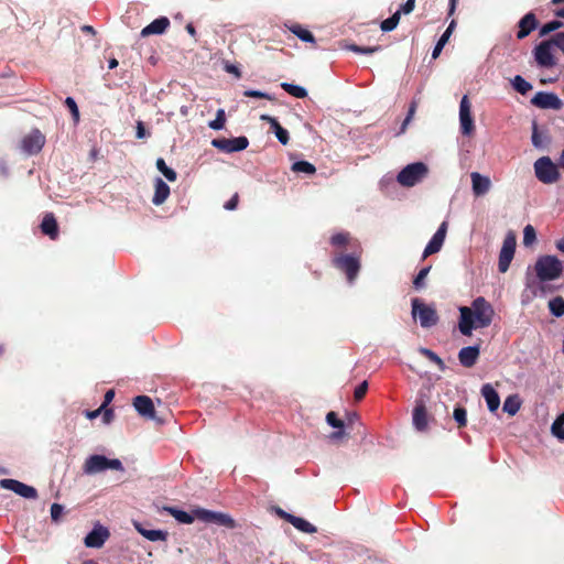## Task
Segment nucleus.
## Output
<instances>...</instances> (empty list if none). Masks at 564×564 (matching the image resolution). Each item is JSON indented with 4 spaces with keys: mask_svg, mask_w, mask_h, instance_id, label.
Listing matches in <instances>:
<instances>
[{
    "mask_svg": "<svg viewBox=\"0 0 564 564\" xmlns=\"http://www.w3.org/2000/svg\"><path fill=\"white\" fill-rule=\"evenodd\" d=\"M349 51H352L357 54H372V53H376V52H379L381 51V46L380 45H376V46H360V45H357V44H351L349 46H347Z\"/></svg>",
    "mask_w": 564,
    "mask_h": 564,
    "instance_id": "c03bdc74",
    "label": "nucleus"
},
{
    "mask_svg": "<svg viewBox=\"0 0 564 564\" xmlns=\"http://www.w3.org/2000/svg\"><path fill=\"white\" fill-rule=\"evenodd\" d=\"M564 26V22L560 21V20H553V21H550L547 23H545L541 29H540V32H539V35L542 37V36H545L547 34H550L551 32H554L561 28Z\"/></svg>",
    "mask_w": 564,
    "mask_h": 564,
    "instance_id": "a19ab883",
    "label": "nucleus"
},
{
    "mask_svg": "<svg viewBox=\"0 0 564 564\" xmlns=\"http://www.w3.org/2000/svg\"><path fill=\"white\" fill-rule=\"evenodd\" d=\"M470 178L475 196H482L490 189L491 182L488 176H484L478 172H473L470 174Z\"/></svg>",
    "mask_w": 564,
    "mask_h": 564,
    "instance_id": "4be33fe9",
    "label": "nucleus"
},
{
    "mask_svg": "<svg viewBox=\"0 0 564 564\" xmlns=\"http://www.w3.org/2000/svg\"><path fill=\"white\" fill-rule=\"evenodd\" d=\"M539 25V21L533 12H528L518 22L519 31L517 32V39H525L532 31Z\"/></svg>",
    "mask_w": 564,
    "mask_h": 564,
    "instance_id": "a211bd4d",
    "label": "nucleus"
},
{
    "mask_svg": "<svg viewBox=\"0 0 564 564\" xmlns=\"http://www.w3.org/2000/svg\"><path fill=\"white\" fill-rule=\"evenodd\" d=\"M281 88L295 98H305L307 96L306 89L302 86L290 83H282Z\"/></svg>",
    "mask_w": 564,
    "mask_h": 564,
    "instance_id": "2f4dec72",
    "label": "nucleus"
},
{
    "mask_svg": "<svg viewBox=\"0 0 564 564\" xmlns=\"http://www.w3.org/2000/svg\"><path fill=\"white\" fill-rule=\"evenodd\" d=\"M512 86L521 95H525L532 89V85L520 75L513 78Z\"/></svg>",
    "mask_w": 564,
    "mask_h": 564,
    "instance_id": "c9c22d12",
    "label": "nucleus"
},
{
    "mask_svg": "<svg viewBox=\"0 0 564 564\" xmlns=\"http://www.w3.org/2000/svg\"><path fill=\"white\" fill-rule=\"evenodd\" d=\"M431 270V265L429 267H425V268H422L419 273L416 274V276L414 278L413 280V286L416 289V290H420L422 288L425 286V278L427 276L429 272Z\"/></svg>",
    "mask_w": 564,
    "mask_h": 564,
    "instance_id": "49530a36",
    "label": "nucleus"
},
{
    "mask_svg": "<svg viewBox=\"0 0 564 564\" xmlns=\"http://www.w3.org/2000/svg\"><path fill=\"white\" fill-rule=\"evenodd\" d=\"M329 242L337 251H340L341 249H348L352 252L361 249L358 240L354 239L347 231L333 235L329 239Z\"/></svg>",
    "mask_w": 564,
    "mask_h": 564,
    "instance_id": "f3484780",
    "label": "nucleus"
},
{
    "mask_svg": "<svg viewBox=\"0 0 564 564\" xmlns=\"http://www.w3.org/2000/svg\"><path fill=\"white\" fill-rule=\"evenodd\" d=\"M532 143H533V145L535 148H541L542 147L541 137L539 134L538 124L535 122L533 123Z\"/></svg>",
    "mask_w": 564,
    "mask_h": 564,
    "instance_id": "052dcab7",
    "label": "nucleus"
},
{
    "mask_svg": "<svg viewBox=\"0 0 564 564\" xmlns=\"http://www.w3.org/2000/svg\"><path fill=\"white\" fill-rule=\"evenodd\" d=\"M164 510L169 512L173 518H175V520L184 524L193 523L196 518L194 512L193 514H189L188 512L180 510L175 507H165Z\"/></svg>",
    "mask_w": 564,
    "mask_h": 564,
    "instance_id": "c85d7f7f",
    "label": "nucleus"
},
{
    "mask_svg": "<svg viewBox=\"0 0 564 564\" xmlns=\"http://www.w3.org/2000/svg\"><path fill=\"white\" fill-rule=\"evenodd\" d=\"M149 135V132H147L144 124L142 121L137 122V138L143 139Z\"/></svg>",
    "mask_w": 564,
    "mask_h": 564,
    "instance_id": "0e129e2a",
    "label": "nucleus"
},
{
    "mask_svg": "<svg viewBox=\"0 0 564 564\" xmlns=\"http://www.w3.org/2000/svg\"><path fill=\"white\" fill-rule=\"evenodd\" d=\"M447 227H448L447 221H443L440 225L438 229L433 235L432 239L429 241V243L426 245V247L423 251V254H422L423 260L426 259L427 257L438 252L442 249L445 238H446Z\"/></svg>",
    "mask_w": 564,
    "mask_h": 564,
    "instance_id": "4468645a",
    "label": "nucleus"
},
{
    "mask_svg": "<svg viewBox=\"0 0 564 564\" xmlns=\"http://www.w3.org/2000/svg\"><path fill=\"white\" fill-rule=\"evenodd\" d=\"M458 328L465 336H470L475 328H486L494 319L495 310L482 296L476 297L470 306L459 307Z\"/></svg>",
    "mask_w": 564,
    "mask_h": 564,
    "instance_id": "f257e3e1",
    "label": "nucleus"
},
{
    "mask_svg": "<svg viewBox=\"0 0 564 564\" xmlns=\"http://www.w3.org/2000/svg\"><path fill=\"white\" fill-rule=\"evenodd\" d=\"M290 31L303 42L315 43V37L311 31L303 28L301 24H293Z\"/></svg>",
    "mask_w": 564,
    "mask_h": 564,
    "instance_id": "c756f323",
    "label": "nucleus"
},
{
    "mask_svg": "<svg viewBox=\"0 0 564 564\" xmlns=\"http://www.w3.org/2000/svg\"><path fill=\"white\" fill-rule=\"evenodd\" d=\"M558 167L550 156H542L534 162L535 176L543 184H553L560 180Z\"/></svg>",
    "mask_w": 564,
    "mask_h": 564,
    "instance_id": "20e7f679",
    "label": "nucleus"
},
{
    "mask_svg": "<svg viewBox=\"0 0 564 564\" xmlns=\"http://www.w3.org/2000/svg\"><path fill=\"white\" fill-rule=\"evenodd\" d=\"M275 133V137L278 138V140L283 144H288L289 141H290V135H289V132L286 129H284L283 127L278 129V131L274 132Z\"/></svg>",
    "mask_w": 564,
    "mask_h": 564,
    "instance_id": "13d9d810",
    "label": "nucleus"
},
{
    "mask_svg": "<svg viewBox=\"0 0 564 564\" xmlns=\"http://www.w3.org/2000/svg\"><path fill=\"white\" fill-rule=\"evenodd\" d=\"M64 512V507L59 503H53L51 506V518L54 522H58Z\"/></svg>",
    "mask_w": 564,
    "mask_h": 564,
    "instance_id": "603ef678",
    "label": "nucleus"
},
{
    "mask_svg": "<svg viewBox=\"0 0 564 564\" xmlns=\"http://www.w3.org/2000/svg\"><path fill=\"white\" fill-rule=\"evenodd\" d=\"M416 108H417V102L415 100H413L411 104H410V107H409V110H408V115L402 123V130L405 129V127L409 124V122L412 120L415 111H416Z\"/></svg>",
    "mask_w": 564,
    "mask_h": 564,
    "instance_id": "5fc2aeb1",
    "label": "nucleus"
},
{
    "mask_svg": "<svg viewBox=\"0 0 564 564\" xmlns=\"http://www.w3.org/2000/svg\"><path fill=\"white\" fill-rule=\"evenodd\" d=\"M479 347L478 346H467L459 350L458 360L462 366L466 368H471L476 365L479 358Z\"/></svg>",
    "mask_w": 564,
    "mask_h": 564,
    "instance_id": "aec40b11",
    "label": "nucleus"
},
{
    "mask_svg": "<svg viewBox=\"0 0 564 564\" xmlns=\"http://www.w3.org/2000/svg\"><path fill=\"white\" fill-rule=\"evenodd\" d=\"M536 240V231L532 225H527L523 229V245L531 246Z\"/></svg>",
    "mask_w": 564,
    "mask_h": 564,
    "instance_id": "37998d69",
    "label": "nucleus"
},
{
    "mask_svg": "<svg viewBox=\"0 0 564 564\" xmlns=\"http://www.w3.org/2000/svg\"><path fill=\"white\" fill-rule=\"evenodd\" d=\"M134 528L143 538L152 542L166 541L169 536L167 531L144 529L139 522H134Z\"/></svg>",
    "mask_w": 564,
    "mask_h": 564,
    "instance_id": "a878e982",
    "label": "nucleus"
},
{
    "mask_svg": "<svg viewBox=\"0 0 564 564\" xmlns=\"http://www.w3.org/2000/svg\"><path fill=\"white\" fill-rule=\"evenodd\" d=\"M225 70L229 74H234L236 77H241V72L240 69L236 66V65H232V64H226L225 65Z\"/></svg>",
    "mask_w": 564,
    "mask_h": 564,
    "instance_id": "338daca9",
    "label": "nucleus"
},
{
    "mask_svg": "<svg viewBox=\"0 0 564 564\" xmlns=\"http://www.w3.org/2000/svg\"><path fill=\"white\" fill-rule=\"evenodd\" d=\"M420 354L426 357L430 361L434 362L441 371H444L446 366L441 357H438L434 351L429 348L421 347L419 349Z\"/></svg>",
    "mask_w": 564,
    "mask_h": 564,
    "instance_id": "72a5a7b5",
    "label": "nucleus"
},
{
    "mask_svg": "<svg viewBox=\"0 0 564 564\" xmlns=\"http://www.w3.org/2000/svg\"><path fill=\"white\" fill-rule=\"evenodd\" d=\"M412 314L419 316L420 324L424 328H430L438 323V315L434 307L426 305L419 299L412 300Z\"/></svg>",
    "mask_w": 564,
    "mask_h": 564,
    "instance_id": "0eeeda50",
    "label": "nucleus"
},
{
    "mask_svg": "<svg viewBox=\"0 0 564 564\" xmlns=\"http://www.w3.org/2000/svg\"><path fill=\"white\" fill-rule=\"evenodd\" d=\"M41 230L51 239H56L58 236V225L53 214H46L41 223Z\"/></svg>",
    "mask_w": 564,
    "mask_h": 564,
    "instance_id": "bb28decb",
    "label": "nucleus"
},
{
    "mask_svg": "<svg viewBox=\"0 0 564 564\" xmlns=\"http://www.w3.org/2000/svg\"><path fill=\"white\" fill-rule=\"evenodd\" d=\"M361 249L344 254L341 251H335L332 264L346 274L349 282H354L360 270Z\"/></svg>",
    "mask_w": 564,
    "mask_h": 564,
    "instance_id": "f03ea898",
    "label": "nucleus"
},
{
    "mask_svg": "<svg viewBox=\"0 0 564 564\" xmlns=\"http://www.w3.org/2000/svg\"><path fill=\"white\" fill-rule=\"evenodd\" d=\"M368 391V382L364 381L361 382L354 392V398L356 401H360L365 398L366 393Z\"/></svg>",
    "mask_w": 564,
    "mask_h": 564,
    "instance_id": "3c124183",
    "label": "nucleus"
},
{
    "mask_svg": "<svg viewBox=\"0 0 564 564\" xmlns=\"http://www.w3.org/2000/svg\"><path fill=\"white\" fill-rule=\"evenodd\" d=\"M459 122L464 135H470L474 132L475 126L471 117V105L466 95L462 98L459 105Z\"/></svg>",
    "mask_w": 564,
    "mask_h": 564,
    "instance_id": "ddd939ff",
    "label": "nucleus"
},
{
    "mask_svg": "<svg viewBox=\"0 0 564 564\" xmlns=\"http://www.w3.org/2000/svg\"><path fill=\"white\" fill-rule=\"evenodd\" d=\"M243 95L246 97H251V98H264V99H269V100L273 99V97L267 93H262L259 90H252V89L246 90L243 93Z\"/></svg>",
    "mask_w": 564,
    "mask_h": 564,
    "instance_id": "4d7b16f0",
    "label": "nucleus"
},
{
    "mask_svg": "<svg viewBox=\"0 0 564 564\" xmlns=\"http://www.w3.org/2000/svg\"><path fill=\"white\" fill-rule=\"evenodd\" d=\"M454 420L457 422L459 429L467 425V411L465 408L457 405L453 413Z\"/></svg>",
    "mask_w": 564,
    "mask_h": 564,
    "instance_id": "79ce46f5",
    "label": "nucleus"
},
{
    "mask_svg": "<svg viewBox=\"0 0 564 564\" xmlns=\"http://www.w3.org/2000/svg\"><path fill=\"white\" fill-rule=\"evenodd\" d=\"M65 105L67 106V108L72 112L74 119L77 121L79 119V110H78L77 104L74 100V98L67 97L65 99Z\"/></svg>",
    "mask_w": 564,
    "mask_h": 564,
    "instance_id": "864d4df0",
    "label": "nucleus"
},
{
    "mask_svg": "<svg viewBox=\"0 0 564 564\" xmlns=\"http://www.w3.org/2000/svg\"><path fill=\"white\" fill-rule=\"evenodd\" d=\"M239 202V195L236 193L225 205L224 207L227 210H235L237 208Z\"/></svg>",
    "mask_w": 564,
    "mask_h": 564,
    "instance_id": "680f3d73",
    "label": "nucleus"
},
{
    "mask_svg": "<svg viewBox=\"0 0 564 564\" xmlns=\"http://www.w3.org/2000/svg\"><path fill=\"white\" fill-rule=\"evenodd\" d=\"M212 145L223 152L231 153L242 151L248 148L249 140L247 137H238V138H218L212 141Z\"/></svg>",
    "mask_w": 564,
    "mask_h": 564,
    "instance_id": "9d476101",
    "label": "nucleus"
},
{
    "mask_svg": "<svg viewBox=\"0 0 564 564\" xmlns=\"http://www.w3.org/2000/svg\"><path fill=\"white\" fill-rule=\"evenodd\" d=\"M170 26V20L166 17H161L152 21L149 25L142 29L141 35L149 36L152 34H162Z\"/></svg>",
    "mask_w": 564,
    "mask_h": 564,
    "instance_id": "5701e85b",
    "label": "nucleus"
},
{
    "mask_svg": "<svg viewBox=\"0 0 564 564\" xmlns=\"http://www.w3.org/2000/svg\"><path fill=\"white\" fill-rule=\"evenodd\" d=\"M194 513H195L196 519L207 522V523H214L218 512L198 508V509L194 510Z\"/></svg>",
    "mask_w": 564,
    "mask_h": 564,
    "instance_id": "4c0bfd02",
    "label": "nucleus"
},
{
    "mask_svg": "<svg viewBox=\"0 0 564 564\" xmlns=\"http://www.w3.org/2000/svg\"><path fill=\"white\" fill-rule=\"evenodd\" d=\"M414 6H415V0H406V2L401 6L399 11H401V13L409 14L413 11Z\"/></svg>",
    "mask_w": 564,
    "mask_h": 564,
    "instance_id": "e2e57ef3",
    "label": "nucleus"
},
{
    "mask_svg": "<svg viewBox=\"0 0 564 564\" xmlns=\"http://www.w3.org/2000/svg\"><path fill=\"white\" fill-rule=\"evenodd\" d=\"M106 469L123 470V466L119 459H109L104 455H91L84 465L86 474H97Z\"/></svg>",
    "mask_w": 564,
    "mask_h": 564,
    "instance_id": "423d86ee",
    "label": "nucleus"
},
{
    "mask_svg": "<svg viewBox=\"0 0 564 564\" xmlns=\"http://www.w3.org/2000/svg\"><path fill=\"white\" fill-rule=\"evenodd\" d=\"M133 406L145 419H154V404L150 397L138 395L133 399Z\"/></svg>",
    "mask_w": 564,
    "mask_h": 564,
    "instance_id": "6ab92c4d",
    "label": "nucleus"
},
{
    "mask_svg": "<svg viewBox=\"0 0 564 564\" xmlns=\"http://www.w3.org/2000/svg\"><path fill=\"white\" fill-rule=\"evenodd\" d=\"M285 521L291 523L295 529H297L301 532H304V533L317 532L316 527L303 518H300V517H296L293 514H286Z\"/></svg>",
    "mask_w": 564,
    "mask_h": 564,
    "instance_id": "cd10ccee",
    "label": "nucleus"
},
{
    "mask_svg": "<svg viewBox=\"0 0 564 564\" xmlns=\"http://www.w3.org/2000/svg\"><path fill=\"white\" fill-rule=\"evenodd\" d=\"M110 532L106 527L97 524L94 529L85 536L84 544L87 547L100 549L105 542L109 539Z\"/></svg>",
    "mask_w": 564,
    "mask_h": 564,
    "instance_id": "dca6fc26",
    "label": "nucleus"
},
{
    "mask_svg": "<svg viewBox=\"0 0 564 564\" xmlns=\"http://www.w3.org/2000/svg\"><path fill=\"white\" fill-rule=\"evenodd\" d=\"M551 40L554 46L558 47L564 54V32L556 33Z\"/></svg>",
    "mask_w": 564,
    "mask_h": 564,
    "instance_id": "bf43d9fd",
    "label": "nucleus"
},
{
    "mask_svg": "<svg viewBox=\"0 0 564 564\" xmlns=\"http://www.w3.org/2000/svg\"><path fill=\"white\" fill-rule=\"evenodd\" d=\"M214 523L225 527V528H228V529H235L237 527L236 521L228 513H224V512L217 513Z\"/></svg>",
    "mask_w": 564,
    "mask_h": 564,
    "instance_id": "ea45409f",
    "label": "nucleus"
},
{
    "mask_svg": "<svg viewBox=\"0 0 564 564\" xmlns=\"http://www.w3.org/2000/svg\"><path fill=\"white\" fill-rule=\"evenodd\" d=\"M291 170L294 172V173H304V174H307V175H313L316 173V167L307 162V161H297V162H294L291 166Z\"/></svg>",
    "mask_w": 564,
    "mask_h": 564,
    "instance_id": "7c9ffc66",
    "label": "nucleus"
},
{
    "mask_svg": "<svg viewBox=\"0 0 564 564\" xmlns=\"http://www.w3.org/2000/svg\"><path fill=\"white\" fill-rule=\"evenodd\" d=\"M401 11H397L390 18L383 20L380 28L383 32H390L397 28L400 21Z\"/></svg>",
    "mask_w": 564,
    "mask_h": 564,
    "instance_id": "e433bc0d",
    "label": "nucleus"
},
{
    "mask_svg": "<svg viewBox=\"0 0 564 564\" xmlns=\"http://www.w3.org/2000/svg\"><path fill=\"white\" fill-rule=\"evenodd\" d=\"M156 167L170 182L176 181V172L169 167L162 158L156 160Z\"/></svg>",
    "mask_w": 564,
    "mask_h": 564,
    "instance_id": "f704fd0d",
    "label": "nucleus"
},
{
    "mask_svg": "<svg viewBox=\"0 0 564 564\" xmlns=\"http://www.w3.org/2000/svg\"><path fill=\"white\" fill-rule=\"evenodd\" d=\"M326 421L330 426L335 429H344V422L338 419L337 414L333 411L327 413Z\"/></svg>",
    "mask_w": 564,
    "mask_h": 564,
    "instance_id": "09e8293b",
    "label": "nucleus"
},
{
    "mask_svg": "<svg viewBox=\"0 0 564 564\" xmlns=\"http://www.w3.org/2000/svg\"><path fill=\"white\" fill-rule=\"evenodd\" d=\"M553 46L552 40L549 39L542 41L534 47L533 54L539 66L550 68L556 65L555 57L552 53Z\"/></svg>",
    "mask_w": 564,
    "mask_h": 564,
    "instance_id": "1a4fd4ad",
    "label": "nucleus"
},
{
    "mask_svg": "<svg viewBox=\"0 0 564 564\" xmlns=\"http://www.w3.org/2000/svg\"><path fill=\"white\" fill-rule=\"evenodd\" d=\"M448 35H443L440 37V40L437 41L433 52H432V57L433 58H437L443 50V47L445 46V44L447 43L448 41Z\"/></svg>",
    "mask_w": 564,
    "mask_h": 564,
    "instance_id": "8fccbe9b",
    "label": "nucleus"
},
{
    "mask_svg": "<svg viewBox=\"0 0 564 564\" xmlns=\"http://www.w3.org/2000/svg\"><path fill=\"white\" fill-rule=\"evenodd\" d=\"M45 144V135L39 130L33 129L21 141L23 152L29 155L37 154Z\"/></svg>",
    "mask_w": 564,
    "mask_h": 564,
    "instance_id": "9b49d317",
    "label": "nucleus"
},
{
    "mask_svg": "<svg viewBox=\"0 0 564 564\" xmlns=\"http://www.w3.org/2000/svg\"><path fill=\"white\" fill-rule=\"evenodd\" d=\"M551 431L553 435L560 438V435H562V432L564 431V412L553 422Z\"/></svg>",
    "mask_w": 564,
    "mask_h": 564,
    "instance_id": "de8ad7c7",
    "label": "nucleus"
},
{
    "mask_svg": "<svg viewBox=\"0 0 564 564\" xmlns=\"http://www.w3.org/2000/svg\"><path fill=\"white\" fill-rule=\"evenodd\" d=\"M532 105L541 109L560 110L563 106L562 100L554 93L539 91L531 99Z\"/></svg>",
    "mask_w": 564,
    "mask_h": 564,
    "instance_id": "2eb2a0df",
    "label": "nucleus"
},
{
    "mask_svg": "<svg viewBox=\"0 0 564 564\" xmlns=\"http://www.w3.org/2000/svg\"><path fill=\"white\" fill-rule=\"evenodd\" d=\"M521 406L517 397H508L503 403V411L510 415H514Z\"/></svg>",
    "mask_w": 564,
    "mask_h": 564,
    "instance_id": "58836bf2",
    "label": "nucleus"
},
{
    "mask_svg": "<svg viewBox=\"0 0 564 564\" xmlns=\"http://www.w3.org/2000/svg\"><path fill=\"white\" fill-rule=\"evenodd\" d=\"M534 270L540 281H552L562 275L563 264L555 256H541L535 262Z\"/></svg>",
    "mask_w": 564,
    "mask_h": 564,
    "instance_id": "7ed1b4c3",
    "label": "nucleus"
},
{
    "mask_svg": "<svg viewBox=\"0 0 564 564\" xmlns=\"http://www.w3.org/2000/svg\"><path fill=\"white\" fill-rule=\"evenodd\" d=\"M154 195L152 203L156 206L162 205L170 195V186L160 177H156L154 183Z\"/></svg>",
    "mask_w": 564,
    "mask_h": 564,
    "instance_id": "b1692460",
    "label": "nucleus"
},
{
    "mask_svg": "<svg viewBox=\"0 0 564 564\" xmlns=\"http://www.w3.org/2000/svg\"><path fill=\"white\" fill-rule=\"evenodd\" d=\"M113 419V411L111 409L102 410V421L105 424H109Z\"/></svg>",
    "mask_w": 564,
    "mask_h": 564,
    "instance_id": "69168bd1",
    "label": "nucleus"
},
{
    "mask_svg": "<svg viewBox=\"0 0 564 564\" xmlns=\"http://www.w3.org/2000/svg\"><path fill=\"white\" fill-rule=\"evenodd\" d=\"M105 409V404H101V406L97 410H94V411H87L86 412V416L90 420L93 419H96L97 416H99L102 412V410Z\"/></svg>",
    "mask_w": 564,
    "mask_h": 564,
    "instance_id": "774afa93",
    "label": "nucleus"
},
{
    "mask_svg": "<svg viewBox=\"0 0 564 564\" xmlns=\"http://www.w3.org/2000/svg\"><path fill=\"white\" fill-rule=\"evenodd\" d=\"M427 424L429 415L426 406L423 402H416L413 410V425L417 431L423 432L427 429Z\"/></svg>",
    "mask_w": 564,
    "mask_h": 564,
    "instance_id": "412c9836",
    "label": "nucleus"
},
{
    "mask_svg": "<svg viewBox=\"0 0 564 564\" xmlns=\"http://www.w3.org/2000/svg\"><path fill=\"white\" fill-rule=\"evenodd\" d=\"M226 115L224 109H218L216 113V118L209 122V128L213 130H220L225 127Z\"/></svg>",
    "mask_w": 564,
    "mask_h": 564,
    "instance_id": "a18cd8bd",
    "label": "nucleus"
},
{
    "mask_svg": "<svg viewBox=\"0 0 564 564\" xmlns=\"http://www.w3.org/2000/svg\"><path fill=\"white\" fill-rule=\"evenodd\" d=\"M481 394L486 400L487 406L490 412H495L498 410L500 405V398L497 391L489 384H484L481 388Z\"/></svg>",
    "mask_w": 564,
    "mask_h": 564,
    "instance_id": "393cba45",
    "label": "nucleus"
},
{
    "mask_svg": "<svg viewBox=\"0 0 564 564\" xmlns=\"http://www.w3.org/2000/svg\"><path fill=\"white\" fill-rule=\"evenodd\" d=\"M260 119L262 121H265L270 124V128L275 132L278 131V129L282 128V126L279 123V121L274 118V117H271L269 115H261L260 116Z\"/></svg>",
    "mask_w": 564,
    "mask_h": 564,
    "instance_id": "6e6d98bb",
    "label": "nucleus"
},
{
    "mask_svg": "<svg viewBox=\"0 0 564 564\" xmlns=\"http://www.w3.org/2000/svg\"><path fill=\"white\" fill-rule=\"evenodd\" d=\"M427 172L429 169L423 162L412 163L399 172L397 181L403 186L412 187L423 180Z\"/></svg>",
    "mask_w": 564,
    "mask_h": 564,
    "instance_id": "39448f33",
    "label": "nucleus"
},
{
    "mask_svg": "<svg viewBox=\"0 0 564 564\" xmlns=\"http://www.w3.org/2000/svg\"><path fill=\"white\" fill-rule=\"evenodd\" d=\"M517 246L516 235L510 231L505 237L498 260V270L501 273H506L510 267V263L514 257Z\"/></svg>",
    "mask_w": 564,
    "mask_h": 564,
    "instance_id": "6e6552de",
    "label": "nucleus"
},
{
    "mask_svg": "<svg viewBox=\"0 0 564 564\" xmlns=\"http://www.w3.org/2000/svg\"><path fill=\"white\" fill-rule=\"evenodd\" d=\"M0 487L3 489L11 490L17 495L26 498V499H35L37 498V491L34 487L25 485L19 480L4 478L0 480Z\"/></svg>",
    "mask_w": 564,
    "mask_h": 564,
    "instance_id": "f8f14e48",
    "label": "nucleus"
},
{
    "mask_svg": "<svg viewBox=\"0 0 564 564\" xmlns=\"http://www.w3.org/2000/svg\"><path fill=\"white\" fill-rule=\"evenodd\" d=\"M549 310L555 317L564 315V299L562 296H555L549 302Z\"/></svg>",
    "mask_w": 564,
    "mask_h": 564,
    "instance_id": "473e14b6",
    "label": "nucleus"
}]
</instances>
